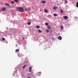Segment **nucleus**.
<instances>
[{"label": "nucleus", "instance_id": "nucleus-1", "mask_svg": "<svg viewBox=\"0 0 78 78\" xmlns=\"http://www.w3.org/2000/svg\"><path fill=\"white\" fill-rule=\"evenodd\" d=\"M18 8L19 9V10L20 12H24L23 9L22 7H18Z\"/></svg>", "mask_w": 78, "mask_h": 78}, {"label": "nucleus", "instance_id": "nucleus-2", "mask_svg": "<svg viewBox=\"0 0 78 78\" xmlns=\"http://www.w3.org/2000/svg\"><path fill=\"white\" fill-rule=\"evenodd\" d=\"M57 8H58V7L57 6H55L53 7V9L54 10H56V9H57Z\"/></svg>", "mask_w": 78, "mask_h": 78}, {"label": "nucleus", "instance_id": "nucleus-3", "mask_svg": "<svg viewBox=\"0 0 78 78\" xmlns=\"http://www.w3.org/2000/svg\"><path fill=\"white\" fill-rule=\"evenodd\" d=\"M63 18H64L65 20H67L68 19L67 16H63Z\"/></svg>", "mask_w": 78, "mask_h": 78}, {"label": "nucleus", "instance_id": "nucleus-4", "mask_svg": "<svg viewBox=\"0 0 78 78\" xmlns=\"http://www.w3.org/2000/svg\"><path fill=\"white\" fill-rule=\"evenodd\" d=\"M47 28H48V29L49 30H51V27H50V25H48L47 27Z\"/></svg>", "mask_w": 78, "mask_h": 78}, {"label": "nucleus", "instance_id": "nucleus-5", "mask_svg": "<svg viewBox=\"0 0 78 78\" xmlns=\"http://www.w3.org/2000/svg\"><path fill=\"white\" fill-rule=\"evenodd\" d=\"M58 39H59V40H61V39H62V37L60 36H59L58 37Z\"/></svg>", "mask_w": 78, "mask_h": 78}, {"label": "nucleus", "instance_id": "nucleus-6", "mask_svg": "<svg viewBox=\"0 0 78 78\" xmlns=\"http://www.w3.org/2000/svg\"><path fill=\"white\" fill-rule=\"evenodd\" d=\"M41 72H39L37 73V75L38 76H41Z\"/></svg>", "mask_w": 78, "mask_h": 78}, {"label": "nucleus", "instance_id": "nucleus-7", "mask_svg": "<svg viewBox=\"0 0 78 78\" xmlns=\"http://www.w3.org/2000/svg\"><path fill=\"white\" fill-rule=\"evenodd\" d=\"M5 5L6 6H8L9 7L10 6V5L8 4H5Z\"/></svg>", "mask_w": 78, "mask_h": 78}, {"label": "nucleus", "instance_id": "nucleus-8", "mask_svg": "<svg viewBox=\"0 0 78 78\" xmlns=\"http://www.w3.org/2000/svg\"><path fill=\"white\" fill-rule=\"evenodd\" d=\"M44 12H45V13H47L48 12V11L46 10V9H44Z\"/></svg>", "mask_w": 78, "mask_h": 78}, {"label": "nucleus", "instance_id": "nucleus-9", "mask_svg": "<svg viewBox=\"0 0 78 78\" xmlns=\"http://www.w3.org/2000/svg\"><path fill=\"white\" fill-rule=\"evenodd\" d=\"M2 11H5V10H6V8H3L2 9Z\"/></svg>", "mask_w": 78, "mask_h": 78}, {"label": "nucleus", "instance_id": "nucleus-10", "mask_svg": "<svg viewBox=\"0 0 78 78\" xmlns=\"http://www.w3.org/2000/svg\"><path fill=\"white\" fill-rule=\"evenodd\" d=\"M60 28H61V30H63L64 28V27H63V26H60Z\"/></svg>", "mask_w": 78, "mask_h": 78}, {"label": "nucleus", "instance_id": "nucleus-11", "mask_svg": "<svg viewBox=\"0 0 78 78\" xmlns=\"http://www.w3.org/2000/svg\"><path fill=\"white\" fill-rule=\"evenodd\" d=\"M41 2L42 3H46V2L44 1H41Z\"/></svg>", "mask_w": 78, "mask_h": 78}, {"label": "nucleus", "instance_id": "nucleus-12", "mask_svg": "<svg viewBox=\"0 0 78 78\" xmlns=\"http://www.w3.org/2000/svg\"><path fill=\"white\" fill-rule=\"evenodd\" d=\"M19 50L18 49L16 50V53H17V52H19Z\"/></svg>", "mask_w": 78, "mask_h": 78}, {"label": "nucleus", "instance_id": "nucleus-13", "mask_svg": "<svg viewBox=\"0 0 78 78\" xmlns=\"http://www.w3.org/2000/svg\"><path fill=\"white\" fill-rule=\"evenodd\" d=\"M36 27L37 28H40V26H37Z\"/></svg>", "mask_w": 78, "mask_h": 78}, {"label": "nucleus", "instance_id": "nucleus-14", "mask_svg": "<svg viewBox=\"0 0 78 78\" xmlns=\"http://www.w3.org/2000/svg\"><path fill=\"white\" fill-rule=\"evenodd\" d=\"M27 24L28 25H31V22H28L27 23Z\"/></svg>", "mask_w": 78, "mask_h": 78}, {"label": "nucleus", "instance_id": "nucleus-15", "mask_svg": "<svg viewBox=\"0 0 78 78\" xmlns=\"http://www.w3.org/2000/svg\"><path fill=\"white\" fill-rule=\"evenodd\" d=\"M53 15L54 16H55L56 17V16H57V14L54 13V14Z\"/></svg>", "mask_w": 78, "mask_h": 78}, {"label": "nucleus", "instance_id": "nucleus-16", "mask_svg": "<svg viewBox=\"0 0 78 78\" xmlns=\"http://www.w3.org/2000/svg\"><path fill=\"white\" fill-rule=\"evenodd\" d=\"M21 55H22V54H18V56H21Z\"/></svg>", "mask_w": 78, "mask_h": 78}, {"label": "nucleus", "instance_id": "nucleus-17", "mask_svg": "<svg viewBox=\"0 0 78 78\" xmlns=\"http://www.w3.org/2000/svg\"><path fill=\"white\" fill-rule=\"evenodd\" d=\"M76 7L78 8V2L76 3Z\"/></svg>", "mask_w": 78, "mask_h": 78}, {"label": "nucleus", "instance_id": "nucleus-18", "mask_svg": "<svg viewBox=\"0 0 78 78\" xmlns=\"http://www.w3.org/2000/svg\"><path fill=\"white\" fill-rule=\"evenodd\" d=\"M60 11H61V13H62V12H63L64 11H63V10H62V9H60Z\"/></svg>", "mask_w": 78, "mask_h": 78}, {"label": "nucleus", "instance_id": "nucleus-19", "mask_svg": "<svg viewBox=\"0 0 78 78\" xmlns=\"http://www.w3.org/2000/svg\"><path fill=\"white\" fill-rule=\"evenodd\" d=\"M48 25V23H45V25L46 26H47V25Z\"/></svg>", "mask_w": 78, "mask_h": 78}, {"label": "nucleus", "instance_id": "nucleus-20", "mask_svg": "<svg viewBox=\"0 0 78 78\" xmlns=\"http://www.w3.org/2000/svg\"><path fill=\"white\" fill-rule=\"evenodd\" d=\"M46 31L47 33H49V30L48 29L46 30Z\"/></svg>", "mask_w": 78, "mask_h": 78}, {"label": "nucleus", "instance_id": "nucleus-21", "mask_svg": "<svg viewBox=\"0 0 78 78\" xmlns=\"http://www.w3.org/2000/svg\"><path fill=\"white\" fill-rule=\"evenodd\" d=\"M38 31L39 33H41V30H38Z\"/></svg>", "mask_w": 78, "mask_h": 78}, {"label": "nucleus", "instance_id": "nucleus-22", "mask_svg": "<svg viewBox=\"0 0 78 78\" xmlns=\"http://www.w3.org/2000/svg\"><path fill=\"white\" fill-rule=\"evenodd\" d=\"M14 2H19V0H14Z\"/></svg>", "mask_w": 78, "mask_h": 78}, {"label": "nucleus", "instance_id": "nucleus-23", "mask_svg": "<svg viewBox=\"0 0 78 78\" xmlns=\"http://www.w3.org/2000/svg\"><path fill=\"white\" fill-rule=\"evenodd\" d=\"M26 66H27V65H25L24 66H23V69H24L25 67H26Z\"/></svg>", "mask_w": 78, "mask_h": 78}, {"label": "nucleus", "instance_id": "nucleus-24", "mask_svg": "<svg viewBox=\"0 0 78 78\" xmlns=\"http://www.w3.org/2000/svg\"><path fill=\"white\" fill-rule=\"evenodd\" d=\"M65 3H67V0H65Z\"/></svg>", "mask_w": 78, "mask_h": 78}, {"label": "nucleus", "instance_id": "nucleus-25", "mask_svg": "<svg viewBox=\"0 0 78 78\" xmlns=\"http://www.w3.org/2000/svg\"><path fill=\"white\" fill-rule=\"evenodd\" d=\"M2 41H5V38H2Z\"/></svg>", "mask_w": 78, "mask_h": 78}, {"label": "nucleus", "instance_id": "nucleus-26", "mask_svg": "<svg viewBox=\"0 0 78 78\" xmlns=\"http://www.w3.org/2000/svg\"><path fill=\"white\" fill-rule=\"evenodd\" d=\"M11 3H12V4H14V1H12Z\"/></svg>", "mask_w": 78, "mask_h": 78}, {"label": "nucleus", "instance_id": "nucleus-27", "mask_svg": "<svg viewBox=\"0 0 78 78\" xmlns=\"http://www.w3.org/2000/svg\"><path fill=\"white\" fill-rule=\"evenodd\" d=\"M74 19H78V17L76 16H75Z\"/></svg>", "mask_w": 78, "mask_h": 78}, {"label": "nucleus", "instance_id": "nucleus-28", "mask_svg": "<svg viewBox=\"0 0 78 78\" xmlns=\"http://www.w3.org/2000/svg\"><path fill=\"white\" fill-rule=\"evenodd\" d=\"M25 11H28V8H26L25 9Z\"/></svg>", "mask_w": 78, "mask_h": 78}, {"label": "nucleus", "instance_id": "nucleus-29", "mask_svg": "<svg viewBox=\"0 0 78 78\" xmlns=\"http://www.w3.org/2000/svg\"><path fill=\"white\" fill-rule=\"evenodd\" d=\"M32 69V68L31 67H29V70H31V69Z\"/></svg>", "mask_w": 78, "mask_h": 78}, {"label": "nucleus", "instance_id": "nucleus-30", "mask_svg": "<svg viewBox=\"0 0 78 78\" xmlns=\"http://www.w3.org/2000/svg\"><path fill=\"white\" fill-rule=\"evenodd\" d=\"M32 70H31V69H29V72H32Z\"/></svg>", "mask_w": 78, "mask_h": 78}, {"label": "nucleus", "instance_id": "nucleus-31", "mask_svg": "<svg viewBox=\"0 0 78 78\" xmlns=\"http://www.w3.org/2000/svg\"><path fill=\"white\" fill-rule=\"evenodd\" d=\"M27 78H30V77H27Z\"/></svg>", "mask_w": 78, "mask_h": 78}, {"label": "nucleus", "instance_id": "nucleus-32", "mask_svg": "<svg viewBox=\"0 0 78 78\" xmlns=\"http://www.w3.org/2000/svg\"><path fill=\"white\" fill-rule=\"evenodd\" d=\"M24 39V38H23V40Z\"/></svg>", "mask_w": 78, "mask_h": 78}, {"label": "nucleus", "instance_id": "nucleus-33", "mask_svg": "<svg viewBox=\"0 0 78 78\" xmlns=\"http://www.w3.org/2000/svg\"><path fill=\"white\" fill-rule=\"evenodd\" d=\"M50 32H51V30L50 31Z\"/></svg>", "mask_w": 78, "mask_h": 78}]
</instances>
